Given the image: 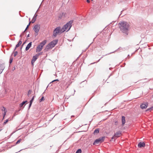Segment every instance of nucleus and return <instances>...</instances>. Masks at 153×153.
<instances>
[{
	"mask_svg": "<svg viewBox=\"0 0 153 153\" xmlns=\"http://www.w3.org/2000/svg\"><path fill=\"white\" fill-rule=\"evenodd\" d=\"M59 81V80L58 79H56L54 80H53L51 82H50V84L51 82H54L55 81Z\"/></svg>",
	"mask_w": 153,
	"mask_h": 153,
	"instance_id": "32",
	"label": "nucleus"
},
{
	"mask_svg": "<svg viewBox=\"0 0 153 153\" xmlns=\"http://www.w3.org/2000/svg\"><path fill=\"white\" fill-rule=\"evenodd\" d=\"M42 48L41 46L38 45L36 47V52H39L42 50Z\"/></svg>",
	"mask_w": 153,
	"mask_h": 153,
	"instance_id": "12",
	"label": "nucleus"
},
{
	"mask_svg": "<svg viewBox=\"0 0 153 153\" xmlns=\"http://www.w3.org/2000/svg\"><path fill=\"white\" fill-rule=\"evenodd\" d=\"M44 97H42L39 100L40 102L42 101V100H44Z\"/></svg>",
	"mask_w": 153,
	"mask_h": 153,
	"instance_id": "29",
	"label": "nucleus"
},
{
	"mask_svg": "<svg viewBox=\"0 0 153 153\" xmlns=\"http://www.w3.org/2000/svg\"><path fill=\"white\" fill-rule=\"evenodd\" d=\"M153 110V106L151 107H150V108H147L146 110V111H151V110Z\"/></svg>",
	"mask_w": 153,
	"mask_h": 153,
	"instance_id": "21",
	"label": "nucleus"
},
{
	"mask_svg": "<svg viewBox=\"0 0 153 153\" xmlns=\"http://www.w3.org/2000/svg\"><path fill=\"white\" fill-rule=\"evenodd\" d=\"M21 150H20V151H19V152H20Z\"/></svg>",
	"mask_w": 153,
	"mask_h": 153,
	"instance_id": "52",
	"label": "nucleus"
},
{
	"mask_svg": "<svg viewBox=\"0 0 153 153\" xmlns=\"http://www.w3.org/2000/svg\"><path fill=\"white\" fill-rule=\"evenodd\" d=\"M82 152V150L81 149H78L75 153H81Z\"/></svg>",
	"mask_w": 153,
	"mask_h": 153,
	"instance_id": "22",
	"label": "nucleus"
},
{
	"mask_svg": "<svg viewBox=\"0 0 153 153\" xmlns=\"http://www.w3.org/2000/svg\"><path fill=\"white\" fill-rule=\"evenodd\" d=\"M32 103H31V102H30V103H29V107H28V109H29L30 108V107L32 104Z\"/></svg>",
	"mask_w": 153,
	"mask_h": 153,
	"instance_id": "31",
	"label": "nucleus"
},
{
	"mask_svg": "<svg viewBox=\"0 0 153 153\" xmlns=\"http://www.w3.org/2000/svg\"><path fill=\"white\" fill-rule=\"evenodd\" d=\"M37 14H36V13L35 14V15H34V17H36H36H37Z\"/></svg>",
	"mask_w": 153,
	"mask_h": 153,
	"instance_id": "36",
	"label": "nucleus"
},
{
	"mask_svg": "<svg viewBox=\"0 0 153 153\" xmlns=\"http://www.w3.org/2000/svg\"><path fill=\"white\" fill-rule=\"evenodd\" d=\"M148 105V104L147 102H144L140 105V108L142 109H146Z\"/></svg>",
	"mask_w": 153,
	"mask_h": 153,
	"instance_id": "6",
	"label": "nucleus"
},
{
	"mask_svg": "<svg viewBox=\"0 0 153 153\" xmlns=\"http://www.w3.org/2000/svg\"><path fill=\"white\" fill-rule=\"evenodd\" d=\"M32 45V42H30L27 46L25 50L27 51L31 47Z\"/></svg>",
	"mask_w": 153,
	"mask_h": 153,
	"instance_id": "14",
	"label": "nucleus"
},
{
	"mask_svg": "<svg viewBox=\"0 0 153 153\" xmlns=\"http://www.w3.org/2000/svg\"><path fill=\"white\" fill-rule=\"evenodd\" d=\"M99 129H97L95 130L94 131V134H97L98 133H99Z\"/></svg>",
	"mask_w": 153,
	"mask_h": 153,
	"instance_id": "19",
	"label": "nucleus"
},
{
	"mask_svg": "<svg viewBox=\"0 0 153 153\" xmlns=\"http://www.w3.org/2000/svg\"><path fill=\"white\" fill-rule=\"evenodd\" d=\"M25 43H26V41L25 42L23 43V44L22 45H23L25 44Z\"/></svg>",
	"mask_w": 153,
	"mask_h": 153,
	"instance_id": "45",
	"label": "nucleus"
},
{
	"mask_svg": "<svg viewBox=\"0 0 153 153\" xmlns=\"http://www.w3.org/2000/svg\"><path fill=\"white\" fill-rule=\"evenodd\" d=\"M18 54V52L17 51H15V52H14V55H13V56H16V55L17 54Z\"/></svg>",
	"mask_w": 153,
	"mask_h": 153,
	"instance_id": "27",
	"label": "nucleus"
},
{
	"mask_svg": "<svg viewBox=\"0 0 153 153\" xmlns=\"http://www.w3.org/2000/svg\"><path fill=\"white\" fill-rule=\"evenodd\" d=\"M52 48L50 44L49 43L46 47L45 48V50L46 51H47L50 48Z\"/></svg>",
	"mask_w": 153,
	"mask_h": 153,
	"instance_id": "15",
	"label": "nucleus"
},
{
	"mask_svg": "<svg viewBox=\"0 0 153 153\" xmlns=\"http://www.w3.org/2000/svg\"><path fill=\"white\" fill-rule=\"evenodd\" d=\"M29 91H30V90H29V91H28V94H29Z\"/></svg>",
	"mask_w": 153,
	"mask_h": 153,
	"instance_id": "51",
	"label": "nucleus"
},
{
	"mask_svg": "<svg viewBox=\"0 0 153 153\" xmlns=\"http://www.w3.org/2000/svg\"><path fill=\"white\" fill-rule=\"evenodd\" d=\"M63 13H62V14H61L59 16V19H61L62 16L63 15Z\"/></svg>",
	"mask_w": 153,
	"mask_h": 153,
	"instance_id": "30",
	"label": "nucleus"
},
{
	"mask_svg": "<svg viewBox=\"0 0 153 153\" xmlns=\"http://www.w3.org/2000/svg\"><path fill=\"white\" fill-rule=\"evenodd\" d=\"M29 36H30L29 34H28L27 35V37H29Z\"/></svg>",
	"mask_w": 153,
	"mask_h": 153,
	"instance_id": "42",
	"label": "nucleus"
},
{
	"mask_svg": "<svg viewBox=\"0 0 153 153\" xmlns=\"http://www.w3.org/2000/svg\"><path fill=\"white\" fill-rule=\"evenodd\" d=\"M30 18H29V22H30Z\"/></svg>",
	"mask_w": 153,
	"mask_h": 153,
	"instance_id": "46",
	"label": "nucleus"
},
{
	"mask_svg": "<svg viewBox=\"0 0 153 153\" xmlns=\"http://www.w3.org/2000/svg\"><path fill=\"white\" fill-rule=\"evenodd\" d=\"M21 139H20L16 143V144H18V143H19L21 141Z\"/></svg>",
	"mask_w": 153,
	"mask_h": 153,
	"instance_id": "25",
	"label": "nucleus"
},
{
	"mask_svg": "<svg viewBox=\"0 0 153 153\" xmlns=\"http://www.w3.org/2000/svg\"><path fill=\"white\" fill-rule=\"evenodd\" d=\"M42 53H38L36 55L38 57L39 55H41L42 54Z\"/></svg>",
	"mask_w": 153,
	"mask_h": 153,
	"instance_id": "33",
	"label": "nucleus"
},
{
	"mask_svg": "<svg viewBox=\"0 0 153 153\" xmlns=\"http://www.w3.org/2000/svg\"><path fill=\"white\" fill-rule=\"evenodd\" d=\"M122 125L123 126L125 123V117L122 116Z\"/></svg>",
	"mask_w": 153,
	"mask_h": 153,
	"instance_id": "17",
	"label": "nucleus"
},
{
	"mask_svg": "<svg viewBox=\"0 0 153 153\" xmlns=\"http://www.w3.org/2000/svg\"><path fill=\"white\" fill-rule=\"evenodd\" d=\"M74 94H72L73 95H74V94L75 92V90H74Z\"/></svg>",
	"mask_w": 153,
	"mask_h": 153,
	"instance_id": "44",
	"label": "nucleus"
},
{
	"mask_svg": "<svg viewBox=\"0 0 153 153\" xmlns=\"http://www.w3.org/2000/svg\"><path fill=\"white\" fill-rule=\"evenodd\" d=\"M121 134V131H117L116 133L114 134V136H115V137H116V138H117V137H120V135Z\"/></svg>",
	"mask_w": 153,
	"mask_h": 153,
	"instance_id": "8",
	"label": "nucleus"
},
{
	"mask_svg": "<svg viewBox=\"0 0 153 153\" xmlns=\"http://www.w3.org/2000/svg\"><path fill=\"white\" fill-rule=\"evenodd\" d=\"M1 110L3 111H4V117H3V119H4V117L6 114V111H5V108L4 107V106H2L1 107Z\"/></svg>",
	"mask_w": 153,
	"mask_h": 153,
	"instance_id": "16",
	"label": "nucleus"
},
{
	"mask_svg": "<svg viewBox=\"0 0 153 153\" xmlns=\"http://www.w3.org/2000/svg\"><path fill=\"white\" fill-rule=\"evenodd\" d=\"M37 57L38 56L36 55L33 56L32 59L31 60L32 63L34 62L37 59Z\"/></svg>",
	"mask_w": 153,
	"mask_h": 153,
	"instance_id": "13",
	"label": "nucleus"
},
{
	"mask_svg": "<svg viewBox=\"0 0 153 153\" xmlns=\"http://www.w3.org/2000/svg\"><path fill=\"white\" fill-rule=\"evenodd\" d=\"M2 130V129H0V131H1Z\"/></svg>",
	"mask_w": 153,
	"mask_h": 153,
	"instance_id": "49",
	"label": "nucleus"
},
{
	"mask_svg": "<svg viewBox=\"0 0 153 153\" xmlns=\"http://www.w3.org/2000/svg\"><path fill=\"white\" fill-rule=\"evenodd\" d=\"M116 51V50L114 52H115Z\"/></svg>",
	"mask_w": 153,
	"mask_h": 153,
	"instance_id": "54",
	"label": "nucleus"
},
{
	"mask_svg": "<svg viewBox=\"0 0 153 153\" xmlns=\"http://www.w3.org/2000/svg\"><path fill=\"white\" fill-rule=\"evenodd\" d=\"M128 57H130V56H129V55H128Z\"/></svg>",
	"mask_w": 153,
	"mask_h": 153,
	"instance_id": "47",
	"label": "nucleus"
},
{
	"mask_svg": "<svg viewBox=\"0 0 153 153\" xmlns=\"http://www.w3.org/2000/svg\"><path fill=\"white\" fill-rule=\"evenodd\" d=\"M8 119H7L5 120V121L3 123V125H5L8 122Z\"/></svg>",
	"mask_w": 153,
	"mask_h": 153,
	"instance_id": "26",
	"label": "nucleus"
},
{
	"mask_svg": "<svg viewBox=\"0 0 153 153\" xmlns=\"http://www.w3.org/2000/svg\"><path fill=\"white\" fill-rule=\"evenodd\" d=\"M113 52H111V53H109V54H106V55H105V56H106V55H107L109 54H110L111 53H113Z\"/></svg>",
	"mask_w": 153,
	"mask_h": 153,
	"instance_id": "40",
	"label": "nucleus"
},
{
	"mask_svg": "<svg viewBox=\"0 0 153 153\" xmlns=\"http://www.w3.org/2000/svg\"><path fill=\"white\" fill-rule=\"evenodd\" d=\"M30 23H31V22H29V24L27 25L26 27V28L25 30H27L29 26Z\"/></svg>",
	"mask_w": 153,
	"mask_h": 153,
	"instance_id": "28",
	"label": "nucleus"
},
{
	"mask_svg": "<svg viewBox=\"0 0 153 153\" xmlns=\"http://www.w3.org/2000/svg\"><path fill=\"white\" fill-rule=\"evenodd\" d=\"M5 68V66L2 64L0 65V74H1Z\"/></svg>",
	"mask_w": 153,
	"mask_h": 153,
	"instance_id": "11",
	"label": "nucleus"
},
{
	"mask_svg": "<svg viewBox=\"0 0 153 153\" xmlns=\"http://www.w3.org/2000/svg\"><path fill=\"white\" fill-rule=\"evenodd\" d=\"M38 32H35V36H36L38 34Z\"/></svg>",
	"mask_w": 153,
	"mask_h": 153,
	"instance_id": "34",
	"label": "nucleus"
},
{
	"mask_svg": "<svg viewBox=\"0 0 153 153\" xmlns=\"http://www.w3.org/2000/svg\"><path fill=\"white\" fill-rule=\"evenodd\" d=\"M94 63H95L94 62V63H92L91 64H94Z\"/></svg>",
	"mask_w": 153,
	"mask_h": 153,
	"instance_id": "53",
	"label": "nucleus"
},
{
	"mask_svg": "<svg viewBox=\"0 0 153 153\" xmlns=\"http://www.w3.org/2000/svg\"><path fill=\"white\" fill-rule=\"evenodd\" d=\"M116 51V50L114 52H115Z\"/></svg>",
	"mask_w": 153,
	"mask_h": 153,
	"instance_id": "55",
	"label": "nucleus"
},
{
	"mask_svg": "<svg viewBox=\"0 0 153 153\" xmlns=\"http://www.w3.org/2000/svg\"><path fill=\"white\" fill-rule=\"evenodd\" d=\"M24 33L25 32L23 31L22 33V34L23 35H24Z\"/></svg>",
	"mask_w": 153,
	"mask_h": 153,
	"instance_id": "41",
	"label": "nucleus"
},
{
	"mask_svg": "<svg viewBox=\"0 0 153 153\" xmlns=\"http://www.w3.org/2000/svg\"><path fill=\"white\" fill-rule=\"evenodd\" d=\"M116 51V50L114 52H115Z\"/></svg>",
	"mask_w": 153,
	"mask_h": 153,
	"instance_id": "56",
	"label": "nucleus"
},
{
	"mask_svg": "<svg viewBox=\"0 0 153 153\" xmlns=\"http://www.w3.org/2000/svg\"><path fill=\"white\" fill-rule=\"evenodd\" d=\"M22 39H20L18 43L16 45V47L14 49L13 53L14 52V51L16 50V48H17L19 46V45L22 44Z\"/></svg>",
	"mask_w": 153,
	"mask_h": 153,
	"instance_id": "10",
	"label": "nucleus"
},
{
	"mask_svg": "<svg viewBox=\"0 0 153 153\" xmlns=\"http://www.w3.org/2000/svg\"><path fill=\"white\" fill-rule=\"evenodd\" d=\"M26 30H25H25L24 31V32H25V31Z\"/></svg>",
	"mask_w": 153,
	"mask_h": 153,
	"instance_id": "48",
	"label": "nucleus"
},
{
	"mask_svg": "<svg viewBox=\"0 0 153 153\" xmlns=\"http://www.w3.org/2000/svg\"><path fill=\"white\" fill-rule=\"evenodd\" d=\"M74 117V115H72V116H71V117Z\"/></svg>",
	"mask_w": 153,
	"mask_h": 153,
	"instance_id": "50",
	"label": "nucleus"
},
{
	"mask_svg": "<svg viewBox=\"0 0 153 153\" xmlns=\"http://www.w3.org/2000/svg\"><path fill=\"white\" fill-rule=\"evenodd\" d=\"M13 58L12 57H10V60H9V63L10 64H11V63L12 62V61H13Z\"/></svg>",
	"mask_w": 153,
	"mask_h": 153,
	"instance_id": "23",
	"label": "nucleus"
},
{
	"mask_svg": "<svg viewBox=\"0 0 153 153\" xmlns=\"http://www.w3.org/2000/svg\"><path fill=\"white\" fill-rule=\"evenodd\" d=\"M73 22V20L69 21L64 25L62 28L60 27H56L53 30V36L55 37H56L58 33H62L67 30V31H69L72 26V24Z\"/></svg>",
	"mask_w": 153,
	"mask_h": 153,
	"instance_id": "1",
	"label": "nucleus"
},
{
	"mask_svg": "<svg viewBox=\"0 0 153 153\" xmlns=\"http://www.w3.org/2000/svg\"><path fill=\"white\" fill-rule=\"evenodd\" d=\"M23 35L21 34L20 36V37H22V36Z\"/></svg>",
	"mask_w": 153,
	"mask_h": 153,
	"instance_id": "43",
	"label": "nucleus"
},
{
	"mask_svg": "<svg viewBox=\"0 0 153 153\" xmlns=\"http://www.w3.org/2000/svg\"><path fill=\"white\" fill-rule=\"evenodd\" d=\"M115 137H115V136H114H114H113L111 137V140H112L113 139H114Z\"/></svg>",
	"mask_w": 153,
	"mask_h": 153,
	"instance_id": "35",
	"label": "nucleus"
},
{
	"mask_svg": "<svg viewBox=\"0 0 153 153\" xmlns=\"http://www.w3.org/2000/svg\"><path fill=\"white\" fill-rule=\"evenodd\" d=\"M35 97V96H34L31 99V100L30 101V102H31V103H32L33 102V101L34 100V98Z\"/></svg>",
	"mask_w": 153,
	"mask_h": 153,
	"instance_id": "24",
	"label": "nucleus"
},
{
	"mask_svg": "<svg viewBox=\"0 0 153 153\" xmlns=\"http://www.w3.org/2000/svg\"><path fill=\"white\" fill-rule=\"evenodd\" d=\"M86 1L88 3H89L90 2V0H86Z\"/></svg>",
	"mask_w": 153,
	"mask_h": 153,
	"instance_id": "38",
	"label": "nucleus"
},
{
	"mask_svg": "<svg viewBox=\"0 0 153 153\" xmlns=\"http://www.w3.org/2000/svg\"><path fill=\"white\" fill-rule=\"evenodd\" d=\"M27 102V100L23 102L22 103L20 104V106L21 107H22Z\"/></svg>",
	"mask_w": 153,
	"mask_h": 153,
	"instance_id": "18",
	"label": "nucleus"
},
{
	"mask_svg": "<svg viewBox=\"0 0 153 153\" xmlns=\"http://www.w3.org/2000/svg\"><path fill=\"white\" fill-rule=\"evenodd\" d=\"M105 139V137H100L98 139H96L93 143L94 145H96L103 142Z\"/></svg>",
	"mask_w": 153,
	"mask_h": 153,
	"instance_id": "3",
	"label": "nucleus"
},
{
	"mask_svg": "<svg viewBox=\"0 0 153 153\" xmlns=\"http://www.w3.org/2000/svg\"><path fill=\"white\" fill-rule=\"evenodd\" d=\"M145 144L144 142H140L138 144V146L139 148H142L145 146Z\"/></svg>",
	"mask_w": 153,
	"mask_h": 153,
	"instance_id": "7",
	"label": "nucleus"
},
{
	"mask_svg": "<svg viewBox=\"0 0 153 153\" xmlns=\"http://www.w3.org/2000/svg\"><path fill=\"white\" fill-rule=\"evenodd\" d=\"M120 31L123 33L125 36H127L129 33L130 25L127 22L122 21L118 24Z\"/></svg>",
	"mask_w": 153,
	"mask_h": 153,
	"instance_id": "2",
	"label": "nucleus"
},
{
	"mask_svg": "<svg viewBox=\"0 0 153 153\" xmlns=\"http://www.w3.org/2000/svg\"><path fill=\"white\" fill-rule=\"evenodd\" d=\"M58 39H55L49 43L51 47L53 48L57 44L58 42Z\"/></svg>",
	"mask_w": 153,
	"mask_h": 153,
	"instance_id": "4",
	"label": "nucleus"
},
{
	"mask_svg": "<svg viewBox=\"0 0 153 153\" xmlns=\"http://www.w3.org/2000/svg\"><path fill=\"white\" fill-rule=\"evenodd\" d=\"M105 56L104 55H103L102 56H101V57L100 58V59L97 62H98L100 60L102 59L104 56Z\"/></svg>",
	"mask_w": 153,
	"mask_h": 153,
	"instance_id": "37",
	"label": "nucleus"
},
{
	"mask_svg": "<svg viewBox=\"0 0 153 153\" xmlns=\"http://www.w3.org/2000/svg\"><path fill=\"white\" fill-rule=\"evenodd\" d=\"M122 10V11L121 12V13L120 14V16H120L121 14H122V12H123V10Z\"/></svg>",
	"mask_w": 153,
	"mask_h": 153,
	"instance_id": "39",
	"label": "nucleus"
},
{
	"mask_svg": "<svg viewBox=\"0 0 153 153\" xmlns=\"http://www.w3.org/2000/svg\"><path fill=\"white\" fill-rule=\"evenodd\" d=\"M46 40H44L41 42L40 43L39 45L40 46H41V47L42 48L43 46L46 44Z\"/></svg>",
	"mask_w": 153,
	"mask_h": 153,
	"instance_id": "9",
	"label": "nucleus"
},
{
	"mask_svg": "<svg viewBox=\"0 0 153 153\" xmlns=\"http://www.w3.org/2000/svg\"><path fill=\"white\" fill-rule=\"evenodd\" d=\"M40 29V25L37 24L35 25L33 28V29L35 32H39Z\"/></svg>",
	"mask_w": 153,
	"mask_h": 153,
	"instance_id": "5",
	"label": "nucleus"
},
{
	"mask_svg": "<svg viewBox=\"0 0 153 153\" xmlns=\"http://www.w3.org/2000/svg\"><path fill=\"white\" fill-rule=\"evenodd\" d=\"M36 19V17L33 16L32 19V20H31V22L32 23H33L35 22Z\"/></svg>",
	"mask_w": 153,
	"mask_h": 153,
	"instance_id": "20",
	"label": "nucleus"
}]
</instances>
